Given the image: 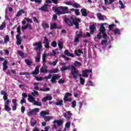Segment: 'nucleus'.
Segmentation results:
<instances>
[{"label": "nucleus", "mask_w": 131, "mask_h": 131, "mask_svg": "<svg viewBox=\"0 0 131 131\" xmlns=\"http://www.w3.org/2000/svg\"><path fill=\"white\" fill-rule=\"evenodd\" d=\"M64 22L67 25L70 27L73 26V24L75 26L76 29H79V23L81 22V19L79 18H74L71 16L70 19L64 18Z\"/></svg>", "instance_id": "nucleus-1"}, {"label": "nucleus", "mask_w": 131, "mask_h": 131, "mask_svg": "<svg viewBox=\"0 0 131 131\" xmlns=\"http://www.w3.org/2000/svg\"><path fill=\"white\" fill-rule=\"evenodd\" d=\"M61 71H65L66 70H71V74L73 75L74 79H77L78 74H79V71L76 70V68L73 66H69L68 67L63 66L60 68Z\"/></svg>", "instance_id": "nucleus-2"}, {"label": "nucleus", "mask_w": 131, "mask_h": 131, "mask_svg": "<svg viewBox=\"0 0 131 131\" xmlns=\"http://www.w3.org/2000/svg\"><path fill=\"white\" fill-rule=\"evenodd\" d=\"M52 9L54 12H55V14L58 15V16L71 13V11H69V9L67 6H59L56 9L55 7H52Z\"/></svg>", "instance_id": "nucleus-3"}, {"label": "nucleus", "mask_w": 131, "mask_h": 131, "mask_svg": "<svg viewBox=\"0 0 131 131\" xmlns=\"http://www.w3.org/2000/svg\"><path fill=\"white\" fill-rule=\"evenodd\" d=\"M82 36L83 37H85V34L83 35V34H82V32L80 31L78 33V31H77L76 32V35L74 39V42H79V38H80V37H82Z\"/></svg>", "instance_id": "nucleus-4"}, {"label": "nucleus", "mask_w": 131, "mask_h": 131, "mask_svg": "<svg viewBox=\"0 0 131 131\" xmlns=\"http://www.w3.org/2000/svg\"><path fill=\"white\" fill-rule=\"evenodd\" d=\"M33 46L35 47L34 50L35 51H40L42 49V43L41 41H39L38 42H35L33 44Z\"/></svg>", "instance_id": "nucleus-5"}, {"label": "nucleus", "mask_w": 131, "mask_h": 131, "mask_svg": "<svg viewBox=\"0 0 131 131\" xmlns=\"http://www.w3.org/2000/svg\"><path fill=\"white\" fill-rule=\"evenodd\" d=\"M61 78V75L60 74H53L51 79V83H56V80H58Z\"/></svg>", "instance_id": "nucleus-6"}, {"label": "nucleus", "mask_w": 131, "mask_h": 131, "mask_svg": "<svg viewBox=\"0 0 131 131\" xmlns=\"http://www.w3.org/2000/svg\"><path fill=\"white\" fill-rule=\"evenodd\" d=\"M0 61H4L3 65V71H6L8 69V61L5 60L3 57H0Z\"/></svg>", "instance_id": "nucleus-7"}, {"label": "nucleus", "mask_w": 131, "mask_h": 131, "mask_svg": "<svg viewBox=\"0 0 131 131\" xmlns=\"http://www.w3.org/2000/svg\"><path fill=\"white\" fill-rule=\"evenodd\" d=\"M93 70H85L82 71V76L83 77H89V74L92 73Z\"/></svg>", "instance_id": "nucleus-8"}, {"label": "nucleus", "mask_w": 131, "mask_h": 131, "mask_svg": "<svg viewBox=\"0 0 131 131\" xmlns=\"http://www.w3.org/2000/svg\"><path fill=\"white\" fill-rule=\"evenodd\" d=\"M10 103H11L10 100L5 101V111H7V112L12 110V108L9 106V104H10Z\"/></svg>", "instance_id": "nucleus-9"}, {"label": "nucleus", "mask_w": 131, "mask_h": 131, "mask_svg": "<svg viewBox=\"0 0 131 131\" xmlns=\"http://www.w3.org/2000/svg\"><path fill=\"white\" fill-rule=\"evenodd\" d=\"M39 112V108H35L34 109H32V110L30 111L29 112L27 113L28 116H32L33 115V113H37Z\"/></svg>", "instance_id": "nucleus-10"}, {"label": "nucleus", "mask_w": 131, "mask_h": 131, "mask_svg": "<svg viewBox=\"0 0 131 131\" xmlns=\"http://www.w3.org/2000/svg\"><path fill=\"white\" fill-rule=\"evenodd\" d=\"M72 116V113H71V111L67 112L64 114V117L67 119V120H70Z\"/></svg>", "instance_id": "nucleus-11"}, {"label": "nucleus", "mask_w": 131, "mask_h": 131, "mask_svg": "<svg viewBox=\"0 0 131 131\" xmlns=\"http://www.w3.org/2000/svg\"><path fill=\"white\" fill-rule=\"evenodd\" d=\"M48 7H49V5L45 4L43 6L41 7V8H39V10L42 11V12H47V13H49V10L48 9Z\"/></svg>", "instance_id": "nucleus-12"}, {"label": "nucleus", "mask_w": 131, "mask_h": 131, "mask_svg": "<svg viewBox=\"0 0 131 131\" xmlns=\"http://www.w3.org/2000/svg\"><path fill=\"white\" fill-rule=\"evenodd\" d=\"M43 43H45L44 47L46 49H50V43L49 42V39L47 37H45Z\"/></svg>", "instance_id": "nucleus-13"}, {"label": "nucleus", "mask_w": 131, "mask_h": 131, "mask_svg": "<svg viewBox=\"0 0 131 131\" xmlns=\"http://www.w3.org/2000/svg\"><path fill=\"white\" fill-rule=\"evenodd\" d=\"M90 31L91 34H94V32H95V30H97V28L95 25H90L89 26Z\"/></svg>", "instance_id": "nucleus-14"}, {"label": "nucleus", "mask_w": 131, "mask_h": 131, "mask_svg": "<svg viewBox=\"0 0 131 131\" xmlns=\"http://www.w3.org/2000/svg\"><path fill=\"white\" fill-rule=\"evenodd\" d=\"M27 28H28L29 30H32V27H31V25L29 24H27L26 25L23 26L21 27V30H26Z\"/></svg>", "instance_id": "nucleus-15"}, {"label": "nucleus", "mask_w": 131, "mask_h": 131, "mask_svg": "<svg viewBox=\"0 0 131 131\" xmlns=\"http://www.w3.org/2000/svg\"><path fill=\"white\" fill-rule=\"evenodd\" d=\"M12 103L13 105L12 106L13 111H16L17 110V106L18 104H17V99H12Z\"/></svg>", "instance_id": "nucleus-16"}, {"label": "nucleus", "mask_w": 131, "mask_h": 131, "mask_svg": "<svg viewBox=\"0 0 131 131\" xmlns=\"http://www.w3.org/2000/svg\"><path fill=\"white\" fill-rule=\"evenodd\" d=\"M107 25L106 23H103L102 24L101 27L99 29V31L100 33H104V32H106V29L105 28V27H104V25Z\"/></svg>", "instance_id": "nucleus-17"}, {"label": "nucleus", "mask_w": 131, "mask_h": 131, "mask_svg": "<svg viewBox=\"0 0 131 131\" xmlns=\"http://www.w3.org/2000/svg\"><path fill=\"white\" fill-rule=\"evenodd\" d=\"M16 45L20 46L22 42H21V38H20V34H17L16 36Z\"/></svg>", "instance_id": "nucleus-18"}, {"label": "nucleus", "mask_w": 131, "mask_h": 131, "mask_svg": "<svg viewBox=\"0 0 131 131\" xmlns=\"http://www.w3.org/2000/svg\"><path fill=\"white\" fill-rule=\"evenodd\" d=\"M80 12L83 17H88V12L86 11V9L84 8L81 9Z\"/></svg>", "instance_id": "nucleus-19"}, {"label": "nucleus", "mask_w": 131, "mask_h": 131, "mask_svg": "<svg viewBox=\"0 0 131 131\" xmlns=\"http://www.w3.org/2000/svg\"><path fill=\"white\" fill-rule=\"evenodd\" d=\"M35 59L36 63H39V62H40V52H37V55L36 57H35Z\"/></svg>", "instance_id": "nucleus-20"}, {"label": "nucleus", "mask_w": 131, "mask_h": 131, "mask_svg": "<svg viewBox=\"0 0 131 131\" xmlns=\"http://www.w3.org/2000/svg\"><path fill=\"white\" fill-rule=\"evenodd\" d=\"M53 124L57 123L58 126H61L63 124V121L62 120H55L53 122Z\"/></svg>", "instance_id": "nucleus-21"}, {"label": "nucleus", "mask_w": 131, "mask_h": 131, "mask_svg": "<svg viewBox=\"0 0 131 131\" xmlns=\"http://www.w3.org/2000/svg\"><path fill=\"white\" fill-rule=\"evenodd\" d=\"M25 62L27 66H33V62H32L31 60H30L29 59H26L25 60Z\"/></svg>", "instance_id": "nucleus-22"}, {"label": "nucleus", "mask_w": 131, "mask_h": 131, "mask_svg": "<svg viewBox=\"0 0 131 131\" xmlns=\"http://www.w3.org/2000/svg\"><path fill=\"white\" fill-rule=\"evenodd\" d=\"M39 73V68L38 67H37L35 68V70L34 72H32L31 74L32 75H37Z\"/></svg>", "instance_id": "nucleus-23"}, {"label": "nucleus", "mask_w": 131, "mask_h": 131, "mask_svg": "<svg viewBox=\"0 0 131 131\" xmlns=\"http://www.w3.org/2000/svg\"><path fill=\"white\" fill-rule=\"evenodd\" d=\"M53 98L51 96H47L45 97H43L42 99V102H47V101H51Z\"/></svg>", "instance_id": "nucleus-24"}, {"label": "nucleus", "mask_w": 131, "mask_h": 131, "mask_svg": "<svg viewBox=\"0 0 131 131\" xmlns=\"http://www.w3.org/2000/svg\"><path fill=\"white\" fill-rule=\"evenodd\" d=\"M28 100L29 102L30 103H33L35 101V98L32 96L31 95H28Z\"/></svg>", "instance_id": "nucleus-25"}, {"label": "nucleus", "mask_w": 131, "mask_h": 131, "mask_svg": "<svg viewBox=\"0 0 131 131\" xmlns=\"http://www.w3.org/2000/svg\"><path fill=\"white\" fill-rule=\"evenodd\" d=\"M41 27H42L43 30H46V29L50 28V25L47 23H43L41 24Z\"/></svg>", "instance_id": "nucleus-26"}, {"label": "nucleus", "mask_w": 131, "mask_h": 131, "mask_svg": "<svg viewBox=\"0 0 131 131\" xmlns=\"http://www.w3.org/2000/svg\"><path fill=\"white\" fill-rule=\"evenodd\" d=\"M49 73H50V74H53L54 73H58V72H59V69L58 68H55V69H53L51 70L48 71Z\"/></svg>", "instance_id": "nucleus-27"}, {"label": "nucleus", "mask_w": 131, "mask_h": 131, "mask_svg": "<svg viewBox=\"0 0 131 131\" xmlns=\"http://www.w3.org/2000/svg\"><path fill=\"white\" fill-rule=\"evenodd\" d=\"M64 54L66 56H68L69 57H72V58H74L75 57L74 55L70 53V52H69L68 50H66L64 51Z\"/></svg>", "instance_id": "nucleus-28"}, {"label": "nucleus", "mask_w": 131, "mask_h": 131, "mask_svg": "<svg viewBox=\"0 0 131 131\" xmlns=\"http://www.w3.org/2000/svg\"><path fill=\"white\" fill-rule=\"evenodd\" d=\"M51 30H53V29H58V26L56 23H52L50 26Z\"/></svg>", "instance_id": "nucleus-29"}, {"label": "nucleus", "mask_w": 131, "mask_h": 131, "mask_svg": "<svg viewBox=\"0 0 131 131\" xmlns=\"http://www.w3.org/2000/svg\"><path fill=\"white\" fill-rule=\"evenodd\" d=\"M97 16L99 20H100L101 21H104L105 20V19L104 18V16L102 15V14H101V13H97Z\"/></svg>", "instance_id": "nucleus-30"}, {"label": "nucleus", "mask_w": 131, "mask_h": 131, "mask_svg": "<svg viewBox=\"0 0 131 131\" xmlns=\"http://www.w3.org/2000/svg\"><path fill=\"white\" fill-rule=\"evenodd\" d=\"M25 11H24V10L21 9L20 10H19L17 12V14L16 15V17H19V16H21L22 14H25Z\"/></svg>", "instance_id": "nucleus-31"}, {"label": "nucleus", "mask_w": 131, "mask_h": 131, "mask_svg": "<svg viewBox=\"0 0 131 131\" xmlns=\"http://www.w3.org/2000/svg\"><path fill=\"white\" fill-rule=\"evenodd\" d=\"M73 65V66L76 68V67H80V66H81V63L79 61H75Z\"/></svg>", "instance_id": "nucleus-32"}, {"label": "nucleus", "mask_w": 131, "mask_h": 131, "mask_svg": "<svg viewBox=\"0 0 131 131\" xmlns=\"http://www.w3.org/2000/svg\"><path fill=\"white\" fill-rule=\"evenodd\" d=\"M57 45L59 47L60 51H61V50L63 49V42L60 40H58Z\"/></svg>", "instance_id": "nucleus-33"}, {"label": "nucleus", "mask_w": 131, "mask_h": 131, "mask_svg": "<svg viewBox=\"0 0 131 131\" xmlns=\"http://www.w3.org/2000/svg\"><path fill=\"white\" fill-rule=\"evenodd\" d=\"M43 119L45 121H50V120L53 119V118L50 116H45L43 117Z\"/></svg>", "instance_id": "nucleus-34"}, {"label": "nucleus", "mask_w": 131, "mask_h": 131, "mask_svg": "<svg viewBox=\"0 0 131 131\" xmlns=\"http://www.w3.org/2000/svg\"><path fill=\"white\" fill-rule=\"evenodd\" d=\"M17 53L19 55V56H20V57H21V58L23 59H24V58H25V55L24 54V53L23 52H22V51H19L18 50L17 51Z\"/></svg>", "instance_id": "nucleus-35"}, {"label": "nucleus", "mask_w": 131, "mask_h": 131, "mask_svg": "<svg viewBox=\"0 0 131 131\" xmlns=\"http://www.w3.org/2000/svg\"><path fill=\"white\" fill-rule=\"evenodd\" d=\"M72 6L73 8H76V9H78L80 7V5L77 3H73Z\"/></svg>", "instance_id": "nucleus-36"}, {"label": "nucleus", "mask_w": 131, "mask_h": 131, "mask_svg": "<svg viewBox=\"0 0 131 131\" xmlns=\"http://www.w3.org/2000/svg\"><path fill=\"white\" fill-rule=\"evenodd\" d=\"M9 41H10V37H9V35H6L4 38L5 43H7V42H9Z\"/></svg>", "instance_id": "nucleus-37"}, {"label": "nucleus", "mask_w": 131, "mask_h": 131, "mask_svg": "<svg viewBox=\"0 0 131 131\" xmlns=\"http://www.w3.org/2000/svg\"><path fill=\"white\" fill-rule=\"evenodd\" d=\"M40 116H43V117H45V115H49V112L46 111H42L40 113Z\"/></svg>", "instance_id": "nucleus-38"}, {"label": "nucleus", "mask_w": 131, "mask_h": 131, "mask_svg": "<svg viewBox=\"0 0 131 131\" xmlns=\"http://www.w3.org/2000/svg\"><path fill=\"white\" fill-rule=\"evenodd\" d=\"M40 72L41 73H48V70L45 69L43 67H41L40 69Z\"/></svg>", "instance_id": "nucleus-39"}, {"label": "nucleus", "mask_w": 131, "mask_h": 131, "mask_svg": "<svg viewBox=\"0 0 131 131\" xmlns=\"http://www.w3.org/2000/svg\"><path fill=\"white\" fill-rule=\"evenodd\" d=\"M55 105H57V106H63V100H60L59 101L56 102Z\"/></svg>", "instance_id": "nucleus-40"}, {"label": "nucleus", "mask_w": 131, "mask_h": 131, "mask_svg": "<svg viewBox=\"0 0 131 131\" xmlns=\"http://www.w3.org/2000/svg\"><path fill=\"white\" fill-rule=\"evenodd\" d=\"M6 22L2 23V24L0 26V30H3L4 28H6Z\"/></svg>", "instance_id": "nucleus-41"}, {"label": "nucleus", "mask_w": 131, "mask_h": 131, "mask_svg": "<svg viewBox=\"0 0 131 131\" xmlns=\"http://www.w3.org/2000/svg\"><path fill=\"white\" fill-rule=\"evenodd\" d=\"M58 51H59V49H58L52 50V54L53 56H55V55H58L59 54V52H58Z\"/></svg>", "instance_id": "nucleus-42"}, {"label": "nucleus", "mask_w": 131, "mask_h": 131, "mask_svg": "<svg viewBox=\"0 0 131 131\" xmlns=\"http://www.w3.org/2000/svg\"><path fill=\"white\" fill-rule=\"evenodd\" d=\"M85 82V81L84 80V79L83 78L80 77V83L82 85H84V83Z\"/></svg>", "instance_id": "nucleus-43"}, {"label": "nucleus", "mask_w": 131, "mask_h": 131, "mask_svg": "<svg viewBox=\"0 0 131 131\" xmlns=\"http://www.w3.org/2000/svg\"><path fill=\"white\" fill-rule=\"evenodd\" d=\"M34 105H35V106H41V102L35 100V101H34Z\"/></svg>", "instance_id": "nucleus-44"}, {"label": "nucleus", "mask_w": 131, "mask_h": 131, "mask_svg": "<svg viewBox=\"0 0 131 131\" xmlns=\"http://www.w3.org/2000/svg\"><path fill=\"white\" fill-rule=\"evenodd\" d=\"M114 34H120V30L117 29L114 30Z\"/></svg>", "instance_id": "nucleus-45"}, {"label": "nucleus", "mask_w": 131, "mask_h": 131, "mask_svg": "<svg viewBox=\"0 0 131 131\" xmlns=\"http://www.w3.org/2000/svg\"><path fill=\"white\" fill-rule=\"evenodd\" d=\"M51 89L50 88H45V89H40V92H49Z\"/></svg>", "instance_id": "nucleus-46"}, {"label": "nucleus", "mask_w": 131, "mask_h": 131, "mask_svg": "<svg viewBox=\"0 0 131 131\" xmlns=\"http://www.w3.org/2000/svg\"><path fill=\"white\" fill-rule=\"evenodd\" d=\"M35 78H36V80H37V81H41L43 80V79H45V78H43L41 77H38V76H36Z\"/></svg>", "instance_id": "nucleus-47"}, {"label": "nucleus", "mask_w": 131, "mask_h": 131, "mask_svg": "<svg viewBox=\"0 0 131 131\" xmlns=\"http://www.w3.org/2000/svg\"><path fill=\"white\" fill-rule=\"evenodd\" d=\"M63 101H64V103H66V102H71L72 101V99L71 98H63Z\"/></svg>", "instance_id": "nucleus-48"}, {"label": "nucleus", "mask_w": 131, "mask_h": 131, "mask_svg": "<svg viewBox=\"0 0 131 131\" xmlns=\"http://www.w3.org/2000/svg\"><path fill=\"white\" fill-rule=\"evenodd\" d=\"M70 96H72V94H71L70 93H66L64 98L63 99H67L68 97H70Z\"/></svg>", "instance_id": "nucleus-49"}, {"label": "nucleus", "mask_w": 131, "mask_h": 131, "mask_svg": "<svg viewBox=\"0 0 131 131\" xmlns=\"http://www.w3.org/2000/svg\"><path fill=\"white\" fill-rule=\"evenodd\" d=\"M46 59H47V54H46V53H44L42 55V61H43V63H45V62H46Z\"/></svg>", "instance_id": "nucleus-50"}, {"label": "nucleus", "mask_w": 131, "mask_h": 131, "mask_svg": "<svg viewBox=\"0 0 131 131\" xmlns=\"http://www.w3.org/2000/svg\"><path fill=\"white\" fill-rule=\"evenodd\" d=\"M17 32L18 33V34H21V26H19L17 28Z\"/></svg>", "instance_id": "nucleus-51"}, {"label": "nucleus", "mask_w": 131, "mask_h": 131, "mask_svg": "<svg viewBox=\"0 0 131 131\" xmlns=\"http://www.w3.org/2000/svg\"><path fill=\"white\" fill-rule=\"evenodd\" d=\"M72 107L73 108H75L76 107V100H74L72 102Z\"/></svg>", "instance_id": "nucleus-52"}, {"label": "nucleus", "mask_w": 131, "mask_h": 131, "mask_svg": "<svg viewBox=\"0 0 131 131\" xmlns=\"http://www.w3.org/2000/svg\"><path fill=\"white\" fill-rule=\"evenodd\" d=\"M120 5L121 6V8L122 9H124V8H125V6H124V5L123 4V3H122V1H121V0H120L119 1Z\"/></svg>", "instance_id": "nucleus-53"}, {"label": "nucleus", "mask_w": 131, "mask_h": 131, "mask_svg": "<svg viewBox=\"0 0 131 131\" xmlns=\"http://www.w3.org/2000/svg\"><path fill=\"white\" fill-rule=\"evenodd\" d=\"M51 46L53 47V48H56L57 47V42L55 41H53L51 42Z\"/></svg>", "instance_id": "nucleus-54"}, {"label": "nucleus", "mask_w": 131, "mask_h": 131, "mask_svg": "<svg viewBox=\"0 0 131 131\" xmlns=\"http://www.w3.org/2000/svg\"><path fill=\"white\" fill-rule=\"evenodd\" d=\"M30 74L28 72H20L19 73V75H30Z\"/></svg>", "instance_id": "nucleus-55"}, {"label": "nucleus", "mask_w": 131, "mask_h": 131, "mask_svg": "<svg viewBox=\"0 0 131 131\" xmlns=\"http://www.w3.org/2000/svg\"><path fill=\"white\" fill-rule=\"evenodd\" d=\"M71 125V123H70V122H68L66 123L65 127L67 128H69V127H70Z\"/></svg>", "instance_id": "nucleus-56"}, {"label": "nucleus", "mask_w": 131, "mask_h": 131, "mask_svg": "<svg viewBox=\"0 0 131 131\" xmlns=\"http://www.w3.org/2000/svg\"><path fill=\"white\" fill-rule=\"evenodd\" d=\"M75 13L76 15V16H79L80 12H79V9H75Z\"/></svg>", "instance_id": "nucleus-57"}, {"label": "nucleus", "mask_w": 131, "mask_h": 131, "mask_svg": "<svg viewBox=\"0 0 131 131\" xmlns=\"http://www.w3.org/2000/svg\"><path fill=\"white\" fill-rule=\"evenodd\" d=\"M103 34L102 37L103 39H107V34H106V32H104V33H102Z\"/></svg>", "instance_id": "nucleus-58"}, {"label": "nucleus", "mask_w": 131, "mask_h": 131, "mask_svg": "<svg viewBox=\"0 0 131 131\" xmlns=\"http://www.w3.org/2000/svg\"><path fill=\"white\" fill-rule=\"evenodd\" d=\"M34 92H32V95L33 96H38L39 94L38 92L36 91H33Z\"/></svg>", "instance_id": "nucleus-59"}, {"label": "nucleus", "mask_w": 131, "mask_h": 131, "mask_svg": "<svg viewBox=\"0 0 131 131\" xmlns=\"http://www.w3.org/2000/svg\"><path fill=\"white\" fill-rule=\"evenodd\" d=\"M1 94L3 95V96H7L8 95V93H7L6 91H5L4 90L1 91Z\"/></svg>", "instance_id": "nucleus-60"}, {"label": "nucleus", "mask_w": 131, "mask_h": 131, "mask_svg": "<svg viewBox=\"0 0 131 131\" xmlns=\"http://www.w3.org/2000/svg\"><path fill=\"white\" fill-rule=\"evenodd\" d=\"M24 103H26V99L24 97H22L21 100H20V104H24Z\"/></svg>", "instance_id": "nucleus-61"}, {"label": "nucleus", "mask_w": 131, "mask_h": 131, "mask_svg": "<svg viewBox=\"0 0 131 131\" xmlns=\"http://www.w3.org/2000/svg\"><path fill=\"white\" fill-rule=\"evenodd\" d=\"M65 5H67L68 6H72V2L71 1H68L64 2Z\"/></svg>", "instance_id": "nucleus-62"}, {"label": "nucleus", "mask_w": 131, "mask_h": 131, "mask_svg": "<svg viewBox=\"0 0 131 131\" xmlns=\"http://www.w3.org/2000/svg\"><path fill=\"white\" fill-rule=\"evenodd\" d=\"M115 27V25L114 24H112V25H110L108 26V28L110 30H112L113 29V27Z\"/></svg>", "instance_id": "nucleus-63"}, {"label": "nucleus", "mask_w": 131, "mask_h": 131, "mask_svg": "<svg viewBox=\"0 0 131 131\" xmlns=\"http://www.w3.org/2000/svg\"><path fill=\"white\" fill-rule=\"evenodd\" d=\"M44 79H51L52 78V75L49 74L47 77H44Z\"/></svg>", "instance_id": "nucleus-64"}]
</instances>
